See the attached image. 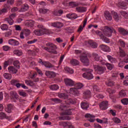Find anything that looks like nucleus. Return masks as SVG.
Returning a JSON list of instances; mask_svg holds the SVG:
<instances>
[{
	"mask_svg": "<svg viewBox=\"0 0 128 128\" xmlns=\"http://www.w3.org/2000/svg\"><path fill=\"white\" fill-rule=\"evenodd\" d=\"M112 32H114V34H116V31L114 28L112 27L109 28L108 26H105L104 32H102L98 30L96 31V36H99L100 40L103 39L104 37L105 36H104L108 37L112 36Z\"/></svg>",
	"mask_w": 128,
	"mask_h": 128,
	"instance_id": "nucleus-1",
	"label": "nucleus"
},
{
	"mask_svg": "<svg viewBox=\"0 0 128 128\" xmlns=\"http://www.w3.org/2000/svg\"><path fill=\"white\" fill-rule=\"evenodd\" d=\"M82 70L84 72H86L82 74L83 78H86V80H92L94 78V75L92 74V70L87 69L86 68H83Z\"/></svg>",
	"mask_w": 128,
	"mask_h": 128,
	"instance_id": "nucleus-2",
	"label": "nucleus"
},
{
	"mask_svg": "<svg viewBox=\"0 0 128 128\" xmlns=\"http://www.w3.org/2000/svg\"><path fill=\"white\" fill-rule=\"evenodd\" d=\"M96 68V72L98 74H102L106 70V66H96L94 67Z\"/></svg>",
	"mask_w": 128,
	"mask_h": 128,
	"instance_id": "nucleus-3",
	"label": "nucleus"
},
{
	"mask_svg": "<svg viewBox=\"0 0 128 128\" xmlns=\"http://www.w3.org/2000/svg\"><path fill=\"white\" fill-rule=\"evenodd\" d=\"M80 60L82 62L84 66H90V60L88 58V56H80Z\"/></svg>",
	"mask_w": 128,
	"mask_h": 128,
	"instance_id": "nucleus-4",
	"label": "nucleus"
},
{
	"mask_svg": "<svg viewBox=\"0 0 128 128\" xmlns=\"http://www.w3.org/2000/svg\"><path fill=\"white\" fill-rule=\"evenodd\" d=\"M38 62L39 64H42V66H46V68H54V65H52V64H50V62H46V61H42V60L40 58Z\"/></svg>",
	"mask_w": 128,
	"mask_h": 128,
	"instance_id": "nucleus-5",
	"label": "nucleus"
},
{
	"mask_svg": "<svg viewBox=\"0 0 128 128\" xmlns=\"http://www.w3.org/2000/svg\"><path fill=\"white\" fill-rule=\"evenodd\" d=\"M52 14L54 16H60L64 14V10H58L55 9L52 12Z\"/></svg>",
	"mask_w": 128,
	"mask_h": 128,
	"instance_id": "nucleus-6",
	"label": "nucleus"
},
{
	"mask_svg": "<svg viewBox=\"0 0 128 128\" xmlns=\"http://www.w3.org/2000/svg\"><path fill=\"white\" fill-rule=\"evenodd\" d=\"M100 108L102 110H106L108 108V101H104L100 104Z\"/></svg>",
	"mask_w": 128,
	"mask_h": 128,
	"instance_id": "nucleus-7",
	"label": "nucleus"
},
{
	"mask_svg": "<svg viewBox=\"0 0 128 128\" xmlns=\"http://www.w3.org/2000/svg\"><path fill=\"white\" fill-rule=\"evenodd\" d=\"M64 82L67 86H74V82L71 79L68 78H65Z\"/></svg>",
	"mask_w": 128,
	"mask_h": 128,
	"instance_id": "nucleus-8",
	"label": "nucleus"
},
{
	"mask_svg": "<svg viewBox=\"0 0 128 128\" xmlns=\"http://www.w3.org/2000/svg\"><path fill=\"white\" fill-rule=\"evenodd\" d=\"M10 96L12 98V100H14V102H16V100H18V95L16 91H11L10 92Z\"/></svg>",
	"mask_w": 128,
	"mask_h": 128,
	"instance_id": "nucleus-9",
	"label": "nucleus"
},
{
	"mask_svg": "<svg viewBox=\"0 0 128 128\" xmlns=\"http://www.w3.org/2000/svg\"><path fill=\"white\" fill-rule=\"evenodd\" d=\"M52 26L54 28H60L64 26V24L56 22L51 24Z\"/></svg>",
	"mask_w": 128,
	"mask_h": 128,
	"instance_id": "nucleus-10",
	"label": "nucleus"
},
{
	"mask_svg": "<svg viewBox=\"0 0 128 128\" xmlns=\"http://www.w3.org/2000/svg\"><path fill=\"white\" fill-rule=\"evenodd\" d=\"M8 43L9 44H11V46H18L20 44V42H18V41L14 39L9 40Z\"/></svg>",
	"mask_w": 128,
	"mask_h": 128,
	"instance_id": "nucleus-11",
	"label": "nucleus"
},
{
	"mask_svg": "<svg viewBox=\"0 0 128 128\" xmlns=\"http://www.w3.org/2000/svg\"><path fill=\"white\" fill-rule=\"evenodd\" d=\"M118 32L122 36H128V30L122 27L118 28Z\"/></svg>",
	"mask_w": 128,
	"mask_h": 128,
	"instance_id": "nucleus-12",
	"label": "nucleus"
},
{
	"mask_svg": "<svg viewBox=\"0 0 128 128\" xmlns=\"http://www.w3.org/2000/svg\"><path fill=\"white\" fill-rule=\"evenodd\" d=\"M58 96L60 98H62V100H68V93L59 92Z\"/></svg>",
	"mask_w": 128,
	"mask_h": 128,
	"instance_id": "nucleus-13",
	"label": "nucleus"
},
{
	"mask_svg": "<svg viewBox=\"0 0 128 128\" xmlns=\"http://www.w3.org/2000/svg\"><path fill=\"white\" fill-rule=\"evenodd\" d=\"M118 6L120 8H122V10H126V8H128V7H126V2H119Z\"/></svg>",
	"mask_w": 128,
	"mask_h": 128,
	"instance_id": "nucleus-14",
	"label": "nucleus"
},
{
	"mask_svg": "<svg viewBox=\"0 0 128 128\" xmlns=\"http://www.w3.org/2000/svg\"><path fill=\"white\" fill-rule=\"evenodd\" d=\"M70 92L72 94H74V96L80 95V91H78V90L76 88H70Z\"/></svg>",
	"mask_w": 128,
	"mask_h": 128,
	"instance_id": "nucleus-15",
	"label": "nucleus"
},
{
	"mask_svg": "<svg viewBox=\"0 0 128 128\" xmlns=\"http://www.w3.org/2000/svg\"><path fill=\"white\" fill-rule=\"evenodd\" d=\"M86 22H88V18H86L83 22V26L80 25L79 27V28L78 30V32H82V30H84V28L86 26Z\"/></svg>",
	"mask_w": 128,
	"mask_h": 128,
	"instance_id": "nucleus-16",
	"label": "nucleus"
},
{
	"mask_svg": "<svg viewBox=\"0 0 128 128\" xmlns=\"http://www.w3.org/2000/svg\"><path fill=\"white\" fill-rule=\"evenodd\" d=\"M100 48L102 50H103V52H110V48L105 44H101L100 46Z\"/></svg>",
	"mask_w": 128,
	"mask_h": 128,
	"instance_id": "nucleus-17",
	"label": "nucleus"
},
{
	"mask_svg": "<svg viewBox=\"0 0 128 128\" xmlns=\"http://www.w3.org/2000/svg\"><path fill=\"white\" fill-rule=\"evenodd\" d=\"M30 8V6L26 4H24L23 6L19 10V12H26V10H28Z\"/></svg>",
	"mask_w": 128,
	"mask_h": 128,
	"instance_id": "nucleus-18",
	"label": "nucleus"
},
{
	"mask_svg": "<svg viewBox=\"0 0 128 128\" xmlns=\"http://www.w3.org/2000/svg\"><path fill=\"white\" fill-rule=\"evenodd\" d=\"M45 74L46 76L50 78H54V76H56V73L54 72L46 71Z\"/></svg>",
	"mask_w": 128,
	"mask_h": 128,
	"instance_id": "nucleus-19",
	"label": "nucleus"
},
{
	"mask_svg": "<svg viewBox=\"0 0 128 128\" xmlns=\"http://www.w3.org/2000/svg\"><path fill=\"white\" fill-rule=\"evenodd\" d=\"M46 46H49V48H50V50L51 52L52 50H56V46L52 43H50V42L46 43Z\"/></svg>",
	"mask_w": 128,
	"mask_h": 128,
	"instance_id": "nucleus-20",
	"label": "nucleus"
},
{
	"mask_svg": "<svg viewBox=\"0 0 128 128\" xmlns=\"http://www.w3.org/2000/svg\"><path fill=\"white\" fill-rule=\"evenodd\" d=\"M106 58L108 60H109V62H110L112 64H116V62H118V60H116V58L110 55H108L106 56Z\"/></svg>",
	"mask_w": 128,
	"mask_h": 128,
	"instance_id": "nucleus-21",
	"label": "nucleus"
},
{
	"mask_svg": "<svg viewBox=\"0 0 128 128\" xmlns=\"http://www.w3.org/2000/svg\"><path fill=\"white\" fill-rule=\"evenodd\" d=\"M66 16L70 20H76V18H78V16L74 13L67 14Z\"/></svg>",
	"mask_w": 128,
	"mask_h": 128,
	"instance_id": "nucleus-22",
	"label": "nucleus"
},
{
	"mask_svg": "<svg viewBox=\"0 0 128 128\" xmlns=\"http://www.w3.org/2000/svg\"><path fill=\"white\" fill-rule=\"evenodd\" d=\"M104 16L108 20H112V15H110V13L108 11L105 12Z\"/></svg>",
	"mask_w": 128,
	"mask_h": 128,
	"instance_id": "nucleus-23",
	"label": "nucleus"
},
{
	"mask_svg": "<svg viewBox=\"0 0 128 128\" xmlns=\"http://www.w3.org/2000/svg\"><path fill=\"white\" fill-rule=\"evenodd\" d=\"M85 118H89L90 119H88V121L90 122H94V118H96V116L93 114H87L85 115Z\"/></svg>",
	"mask_w": 128,
	"mask_h": 128,
	"instance_id": "nucleus-24",
	"label": "nucleus"
},
{
	"mask_svg": "<svg viewBox=\"0 0 128 128\" xmlns=\"http://www.w3.org/2000/svg\"><path fill=\"white\" fill-rule=\"evenodd\" d=\"M8 71L10 74H16L18 70L12 66H10L8 68Z\"/></svg>",
	"mask_w": 128,
	"mask_h": 128,
	"instance_id": "nucleus-25",
	"label": "nucleus"
},
{
	"mask_svg": "<svg viewBox=\"0 0 128 128\" xmlns=\"http://www.w3.org/2000/svg\"><path fill=\"white\" fill-rule=\"evenodd\" d=\"M34 32L36 36H44V31L42 30V29L34 30Z\"/></svg>",
	"mask_w": 128,
	"mask_h": 128,
	"instance_id": "nucleus-26",
	"label": "nucleus"
},
{
	"mask_svg": "<svg viewBox=\"0 0 128 128\" xmlns=\"http://www.w3.org/2000/svg\"><path fill=\"white\" fill-rule=\"evenodd\" d=\"M76 10L78 12H86V8L84 6L77 7L76 8Z\"/></svg>",
	"mask_w": 128,
	"mask_h": 128,
	"instance_id": "nucleus-27",
	"label": "nucleus"
},
{
	"mask_svg": "<svg viewBox=\"0 0 128 128\" xmlns=\"http://www.w3.org/2000/svg\"><path fill=\"white\" fill-rule=\"evenodd\" d=\"M13 54L18 56H22V51L20 50H14Z\"/></svg>",
	"mask_w": 128,
	"mask_h": 128,
	"instance_id": "nucleus-28",
	"label": "nucleus"
},
{
	"mask_svg": "<svg viewBox=\"0 0 128 128\" xmlns=\"http://www.w3.org/2000/svg\"><path fill=\"white\" fill-rule=\"evenodd\" d=\"M59 120H72V118L70 116H60L58 117Z\"/></svg>",
	"mask_w": 128,
	"mask_h": 128,
	"instance_id": "nucleus-29",
	"label": "nucleus"
},
{
	"mask_svg": "<svg viewBox=\"0 0 128 128\" xmlns=\"http://www.w3.org/2000/svg\"><path fill=\"white\" fill-rule=\"evenodd\" d=\"M114 20L116 21V22H118V20H120L122 17H120V16H118V13L114 12V16H113Z\"/></svg>",
	"mask_w": 128,
	"mask_h": 128,
	"instance_id": "nucleus-30",
	"label": "nucleus"
},
{
	"mask_svg": "<svg viewBox=\"0 0 128 128\" xmlns=\"http://www.w3.org/2000/svg\"><path fill=\"white\" fill-rule=\"evenodd\" d=\"M4 22H7L10 24V26H12V24H14V20L11 18H10V17L6 18L4 19Z\"/></svg>",
	"mask_w": 128,
	"mask_h": 128,
	"instance_id": "nucleus-31",
	"label": "nucleus"
},
{
	"mask_svg": "<svg viewBox=\"0 0 128 128\" xmlns=\"http://www.w3.org/2000/svg\"><path fill=\"white\" fill-rule=\"evenodd\" d=\"M118 44H119L120 46L124 48H126V42L120 39L118 40Z\"/></svg>",
	"mask_w": 128,
	"mask_h": 128,
	"instance_id": "nucleus-32",
	"label": "nucleus"
},
{
	"mask_svg": "<svg viewBox=\"0 0 128 128\" xmlns=\"http://www.w3.org/2000/svg\"><path fill=\"white\" fill-rule=\"evenodd\" d=\"M92 56L95 60H100V56L98 55V54L93 52L92 53Z\"/></svg>",
	"mask_w": 128,
	"mask_h": 128,
	"instance_id": "nucleus-33",
	"label": "nucleus"
},
{
	"mask_svg": "<svg viewBox=\"0 0 128 128\" xmlns=\"http://www.w3.org/2000/svg\"><path fill=\"white\" fill-rule=\"evenodd\" d=\"M72 109L67 110L66 109L64 112L62 113V114H64V116H70L72 112Z\"/></svg>",
	"mask_w": 128,
	"mask_h": 128,
	"instance_id": "nucleus-34",
	"label": "nucleus"
},
{
	"mask_svg": "<svg viewBox=\"0 0 128 128\" xmlns=\"http://www.w3.org/2000/svg\"><path fill=\"white\" fill-rule=\"evenodd\" d=\"M81 108L82 110H88V103L82 102L81 103Z\"/></svg>",
	"mask_w": 128,
	"mask_h": 128,
	"instance_id": "nucleus-35",
	"label": "nucleus"
},
{
	"mask_svg": "<svg viewBox=\"0 0 128 128\" xmlns=\"http://www.w3.org/2000/svg\"><path fill=\"white\" fill-rule=\"evenodd\" d=\"M25 84L30 86H34V81H32L30 80H25Z\"/></svg>",
	"mask_w": 128,
	"mask_h": 128,
	"instance_id": "nucleus-36",
	"label": "nucleus"
},
{
	"mask_svg": "<svg viewBox=\"0 0 128 128\" xmlns=\"http://www.w3.org/2000/svg\"><path fill=\"white\" fill-rule=\"evenodd\" d=\"M50 88L52 90H58L60 88V87L58 86L56 84H53L50 86Z\"/></svg>",
	"mask_w": 128,
	"mask_h": 128,
	"instance_id": "nucleus-37",
	"label": "nucleus"
},
{
	"mask_svg": "<svg viewBox=\"0 0 128 128\" xmlns=\"http://www.w3.org/2000/svg\"><path fill=\"white\" fill-rule=\"evenodd\" d=\"M120 55L121 58H124L126 56V52L122 48H120Z\"/></svg>",
	"mask_w": 128,
	"mask_h": 128,
	"instance_id": "nucleus-38",
	"label": "nucleus"
},
{
	"mask_svg": "<svg viewBox=\"0 0 128 128\" xmlns=\"http://www.w3.org/2000/svg\"><path fill=\"white\" fill-rule=\"evenodd\" d=\"M74 86L75 88H77V90H80L84 87V84L82 83H77Z\"/></svg>",
	"mask_w": 128,
	"mask_h": 128,
	"instance_id": "nucleus-39",
	"label": "nucleus"
},
{
	"mask_svg": "<svg viewBox=\"0 0 128 128\" xmlns=\"http://www.w3.org/2000/svg\"><path fill=\"white\" fill-rule=\"evenodd\" d=\"M14 65L16 68H18V70H20V61L16 60L14 62Z\"/></svg>",
	"mask_w": 128,
	"mask_h": 128,
	"instance_id": "nucleus-40",
	"label": "nucleus"
},
{
	"mask_svg": "<svg viewBox=\"0 0 128 128\" xmlns=\"http://www.w3.org/2000/svg\"><path fill=\"white\" fill-rule=\"evenodd\" d=\"M12 108V104H9L7 106L5 110L6 112H8V114H10Z\"/></svg>",
	"mask_w": 128,
	"mask_h": 128,
	"instance_id": "nucleus-41",
	"label": "nucleus"
},
{
	"mask_svg": "<svg viewBox=\"0 0 128 128\" xmlns=\"http://www.w3.org/2000/svg\"><path fill=\"white\" fill-rule=\"evenodd\" d=\"M43 31L44 34H52V32L48 29H42Z\"/></svg>",
	"mask_w": 128,
	"mask_h": 128,
	"instance_id": "nucleus-42",
	"label": "nucleus"
},
{
	"mask_svg": "<svg viewBox=\"0 0 128 128\" xmlns=\"http://www.w3.org/2000/svg\"><path fill=\"white\" fill-rule=\"evenodd\" d=\"M22 32L26 36L30 34V29L25 28Z\"/></svg>",
	"mask_w": 128,
	"mask_h": 128,
	"instance_id": "nucleus-43",
	"label": "nucleus"
},
{
	"mask_svg": "<svg viewBox=\"0 0 128 128\" xmlns=\"http://www.w3.org/2000/svg\"><path fill=\"white\" fill-rule=\"evenodd\" d=\"M4 118H8V116L4 112H0V120H4Z\"/></svg>",
	"mask_w": 128,
	"mask_h": 128,
	"instance_id": "nucleus-44",
	"label": "nucleus"
},
{
	"mask_svg": "<svg viewBox=\"0 0 128 128\" xmlns=\"http://www.w3.org/2000/svg\"><path fill=\"white\" fill-rule=\"evenodd\" d=\"M70 63L72 64H73V66H78L80 64V62L76 59L72 60L70 61Z\"/></svg>",
	"mask_w": 128,
	"mask_h": 128,
	"instance_id": "nucleus-45",
	"label": "nucleus"
},
{
	"mask_svg": "<svg viewBox=\"0 0 128 128\" xmlns=\"http://www.w3.org/2000/svg\"><path fill=\"white\" fill-rule=\"evenodd\" d=\"M4 78H6V80H12V76L10 74L4 73Z\"/></svg>",
	"mask_w": 128,
	"mask_h": 128,
	"instance_id": "nucleus-46",
	"label": "nucleus"
},
{
	"mask_svg": "<svg viewBox=\"0 0 128 128\" xmlns=\"http://www.w3.org/2000/svg\"><path fill=\"white\" fill-rule=\"evenodd\" d=\"M0 28L2 30H8V26L6 24H2Z\"/></svg>",
	"mask_w": 128,
	"mask_h": 128,
	"instance_id": "nucleus-47",
	"label": "nucleus"
},
{
	"mask_svg": "<svg viewBox=\"0 0 128 128\" xmlns=\"http://www.w3.org/2000/svg\"><path fill=\"white\" fill-rule=\"evenodd\" d=\"M93 90L94 94L96 92H100V89L98 86H93Z\"/></svg>",
	"mask_w": 128,
	"mask_h": 128,
	"instance_id": "nucleus-48",
	"label": "nucleus"
},
{
	"mask_svg": "<svg viewBox=\"0 0 128 128\" xmlns=\"http://www.w3.org/2000/svg\"><path fill=\"white\" fill-rule=\"evenodd\" d=\"M84 94L86 98H88L92 94V92L90 90H86L84 92Z\"/></svg>",
	"mask_w": 128,
	"mask_h": 128,
	"instance_id": "nucleus-49",
	"label": "nucleus"
},
{
	"mask_svg": "<svg viewBox=\"0 0 128 128\" xmlns=\"http://www.w3.org/2000/svg\"><path fill=\"white\" fill-rule=\"evenodd\" d=\"M119 96L120 98H124V96H126V91H124V90H122L119 92Z\"/></svg>",
	"mask_w": 128,
	"mask_h": 128,
	"instance_id": "nucleus-50",
	"label": "nucleus"
},
{
	"mask_svg": "<svg viewBox=\"0 0 128 128\" xmlns=\"http://www.w3.org/2000/svg\"><path fill=\"white\" fill-rule=\"evenodd\" d=\"M65 71L68 72V74H72L74 72V70L72 68H68V67H66L64 68Z\"/></svg>",
	"mask_w": 128,
	"mask_h": 128,
	"instance_id": "nucleus-51",
	"label": "nucleus"
},
{
	"mask_svg": "<svg viewBox=\"0 0 128 128\" xmlns=\"http://www.w3.org/2000/svg\"><path fill=\"white\" fill-rule=\"evenodd\" d=\"M29 78H32V80H34L36 78V74L32 72L29 74Z\"/></svg>",
	"mask_w": 128,
	"mask_h": 128,
	"instance_id": "nucleus-52",
	"label": "nucleus"
},
{
	"mask_svg": "<svg viewBox=\"0 0 128 128\" xmlns=\"http://www.w3.org/2000/svg\"><path fill=\"white\" fill-rule=\"evenodd\" d=\"M89 44L92 48H98V44L96 42H89Z\"/></svg>",
	"mask_w": 128,
	"mask_h": 128,
	"instance_id": "nucleus-53",
	"label": "nucleus"
},
{
	"mask_svg": "<svg viewBox=\"0 0 128 128\" xmlns=\"http://www.w3.org/2000/svg\"><path fill=\"white\" fill-rule=\"evenodd\" d=\"M39 12L40 14H46V12H48V10L44 8H39Z\"/></svg>",
	"mask_w": 128,
	"mask_h": 128,
	"instance_id": "nucleus-54",
	"label": "nucleus"
},
{
	"mask_svg": "<svg viewBox=\"0 0 128 128\" xmlns=\"http://www.w3.org/2000/svg\"><path fill=\"white\" fill-rule=\"evenodd\" d=\"M120 14L121 16H124V18H128V14L126 13V12L124 11H121L120 12Z\"/></svg>",
	"mask_w": 128,
	"mask_h": 128,
	"instance_id": "nucleus-55",
	"label": "nucleus"
},
{
	"mask_svg": "<svg viewBox=\"0 0 128 128\" xmlns=\"http://www.w3.org/2000/svg\"><path fill=\"white\" fill-rule=\"evenodd\" d=\"M12 30H10L9 31L4 33V36L6 38H8V36H12Z\"/></svg>",
	"mask_w": 128,
	"mask_h": 128,
	"instance_id": "nucleus-56",
	"label": "nucleus"
},
{
	"mask_svg": "<svg viewBox=\"0 0 128 128\" xmlns=\"http://www.w3.org/2000/svg\"><path fill=\"white\" fill-rule=\"evenodd\" d=\"M52 102H54L56 104H60V102H62V100L58 98H52Z\"/></svg>",
	"mask_w": 128,
	"mask_h": 128,
	"instance_id": "nucleus-57",
	"label": "nucleus"
},
{
	"mask_svg": "<svg viewBox=\"0 0 128 128\" xmlns=\"http://www.w3.org/2000/svg\"><path fill=\"white\" fill-rule=\"evenodd\" d=\"M121 102L123 104L128 105V98H124L121 100Z\"/></svg>",
	"mask_w": 128,
	"mask_h": 128,
	"instance_id": "nucleus-58",
	"label": "nucleus"
},
{
	"mask_svg": "<svg viewBox=\"0 0 128 128\" xmlns=\"http://www.w3.org/2000/svg\"><path fill=\"white\" fill-rule=\"evenodd\" d=\"M106 84L108 86H114V82L112 80H109L108 82L106 83Z\"/></svg>",
	"mask_w": 128,
	"mask_h": 128,
	"instance_id": "nucleus-59",
	"label": "nucleus"
},
{
	"mask_svg": "<svg viewBox=\"0 0 128 128\" xmlns=\"http://www.w3.org/2000/svg\"><path fill=\"white\" fill-rule=\"evenodd\" d=\"M106 66H107L108 70H112L114 68L112 64L108 62L106 64Z\"/></svg>",
	"mask_w": 128,
	"mask_h": 128,
	"instance_id": "nucleus-60",
	"label": "nucleus"
},
{
	"mask_svg": "<svg viewBox=\"0 0 128 128\" xmlns=\"http://www.w3.org/2000/svg\"><path fill=\"white\" fill-rule=\"evenodd\" d=\"M112 120L115 124H120V119L116 117H114Z\"/></svg>",
	"mask_w": 128,
	"mask_h": 128,
	"instance_id": "nucleus-61",
	"label": "nucleus"
},
{
	"mask_svg": "<svg viewBox=\"0 0 128 128\" xmlns=\"http://www.w3.org/2000/svg\"><path fill=\"white\" fill-rule=\"evenodd\" d=\"M68 107L66 105L62 104L60 107V110H63L64 112L66 110H67Z\"/></svg>",
	"mask_w": 128,
	"mask_h": 128,
	"instance_id": "nucleus-62",
	"label": "nucleus"
},
{
	"mask_svg": "<svg viewBox=\"0 0 128 128\" xmlns=\"http://www.w3.org/2000/svg\"><path fill=\"white\" fill-rule=\"evenodd\" d=\"M102 40H103V42H104L106 44H110V39L106 37V36L104 37V38L102 39Z\"/></svg>",
	"mask_w": 128,
	"mask_h": 128,
	"instance_id": "nucleus-63",
	"label": "nucleus"
},
{
	"mask_svg": "<svg viewBox=\"0 0 128 128\" xmlns=\"http://www.w3.org/2000/svg\"><path fill=\"white\" fill-rule=\"evenodd\" d=\"M8 12V9L6 8H4L2 10L0 9V16H2V14H6Z\"/></svg>",
	"mask_w": 128,
	"mask_h": 128,
	"instance_id": "nucleus-64",
	"label": "nucleus"
}]
</instances>
